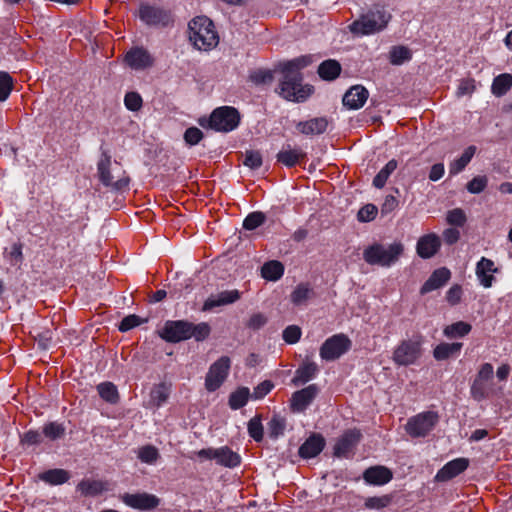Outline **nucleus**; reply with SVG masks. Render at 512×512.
Returning a JSON list of instances; mask_svg holds the SVG:
<instances>
[{
    "label": "nucleus",
    "mask_w": 512,
    "mask_h": 512,
    "mask_svg": "<svg viewBox=\"0 0 512 512\" xmlns=\"http://www.w3.org/2000/svg\"><path fill=\"white\" fill-rule=\"evenodd\" d=\"M404 252L401 242H394L388 246L373 243L363 251V259L370 265L390 267L395 264Z\"/></svg>",
    "instance_id": "nucleus-3"
},
{
    "label": "nucleus",
    "mask_w": 512,
    "mask_h": 512,
    "mask_svg": "<svg viewBox=\"0 0 512 512\" xmlns=\"http://www.w3.org/2000/svg\"><path fill=\"white\" fill-rule=\"evenodd\" d=\"M488 184L486 176H476L466 185L467 190L472 194H479L485 190Z\"/></svg>",
    "instance_id": "nucleus-53"
},
{
    "label": "nucleus",
    "mask_w": 512,
    "mask_h": 512,
    "mask_svg": "<svg viewBox=\"0 0 512 512\" xmlns=\"http://www.w3.org/2000/svg\"><path fill=\"white\" fill-rule=\"evenodd\" d=\"M248 433L251 438L256 442H261L263 439V426L260 416H255L248 422Z\"/></svg>",
    "instance_id": "nucleus-49"
},
{
    "label": "nucleus",
    "mask_w": 512,
    "mask_h": 512,
    "mask_svg": "<svg viewBox=\"0 0 512 512\" xmlns=\"http://www.w3.org/2000/svg\"><path fill=\"white\" fill-rule=\"evenodd\" d=\"M106 489L105 483L100 480L84 479L77 485V490L83 496H97Z\"/></svg>",
    "instance_id": "nucleus-32"
},
{
    "label": "nucleus",
    "mask_w": 512,
    "mask_h": 512,
    "mask_svg": "<svg viewBox=\"0 0 512 512\" xmlns=\"http://www.w3.org/2000/svg\"><path fill=\"white\" fill-rule=\"evenodd\" d=\"M469 466V459L456 458L446 463L436 474L437 482H446L463 473Z\"/></svg>",
    "instance_id": "nucleus-17"
},
{
    "label": "nucleus",
    "mask_w": 512,
    "mask_h": 512,
    "mask_svg": "<svg viewBox=\"0 0 512 512\" xmlns=\"http://www.w3.org/2000/svg\"><path fill=\"white\" fill-rule=\"evenodd\" d=\"M169 395H170L169 387L164 383L158 384V385L154 386L151 390V393H150L151 402L153 403L154 406L160 407L162 404H164L168 400Z\"/></svg>",
    "instance_id": "nucleus-42"
},
{
    "label": "nucleus",
    "mask_w": 512,
    "mask_h": 512,
    "mask_svg": "<svg viewBox=\"0 0 512 512\" xmlns=\"http://www.w3.org/2000/svg\"><path fill=\"white\" fill-rule=\"evenodd\" d=\"M230 365V358L222 356L210 366L205 378V387L208 391L213 392L223 384L228 376Z\"/></svg>",
    "instance_id": "nucleus-11"
},
{
    "label": "nucleus",
    "mask_w": 512,
    "mask_h": 512,
    "mask_svg": "<svg viewBox=\"0 0 512 512\" xmlns=\"http://www.w3.org/2000/svg\"><path fill=\"white\" fill-rule=\"evenodd\" d=\"M424 338L422 335H414L411 339L402 340L394 349L392 359L398 366L415 364L423 355Z\"/></svg>",
    "instance_id": "nucleus-4"
},
{
    "label": "nucleus",
    "mask_w": 512,
    "mask_h": 512,
    "mask_svg": "<svg viewBox=\"0 0 512 512\" xmlns=\"http://www.w3.org/2000/svg\"><path fill=\"white\" fill-rule=\"evenodd\" d=\"M197 456L202 459L215 460L217 464L228 468L237 467L241 463L240 455L227 446L201 449L197 452Z\"/></svg>",
    "instance_id": "nucleus-10"
},
{
    "label": "nucleus",
    "mask_w": 512,
    "mask_h": 512,
    "mask_svg": "<svg viewBox=\"0 0 512 512\" xmlns=\"http://www.w3.org/2000/svg\"><path fill=\"white\" fill-rule=\"evenodd\" d=\"M362 434L357 429L345 431L334 445V456L338 458H349L353 455L355 447L358 445Z\"/></svg>",
    "instance_id": "nucleus-13"
},
{
    "label": "nucleus",
    "mask_w": 512,
    "mask_h": 512,
    "mask_svg": "<svg viewBox=\"0 0 512 512\" xmlns=\"http://www.w3.org/2000/svg\"><path fill=\"white\" fill-rule=\"evenodd\" d=\"M493 272H497L494 262L491 259L482 257L476 265V275L484 287L492 286L494 276L491 273Z\"/></svg>",
    "instance_id": "nucleus-25"
},
{
    "label": "nucleus",
    "mask_w": 512,
    "mask_h": 512,
    "mask_svg": "<svg viewBox=\"0 0 512 512\" xmlns=\"http://www.w3.org/2000/svg\"><path fill=\"white\" fill-rule=\"evenodd\" d=\"M283 273V264L276 260L265 263L261 269L262 277L270 281H276L280 279L283 276Z\"/></svg>",
    "instance_id": "nucleus-34"
},
{
    "label": "nucleus",
    "mask_w": 512,
    "mask_h": 512,
    "mask_svg": "<svg viewBox=\"0 0 512 512\" xmlns=\"http://www.w3.org/2000/svg\"><path fill=\"white\" fill-rule=\"evenodd\" d=\"M273 388V383L271 381H263L259 385H257L254 389L253 396L256 399H261L266 396Z\"/></svg>",
    "instance_id": "nucleus-63"
},
{
    "label": "nucleus",
    "mask_w": 512,
    "mask_h": 512,
    "mask_svg": "<svg viewBox=\"0 0 512 512\" xmlns=\"http://www.w3.org/2000/svg\"><path fill=\"white\" fill-rule=\"evenodd\" d=\"M276 157L277 161L286 167H294L306 158V153L301 148H291L287 145L278 152Z\"/></svg>",
    "instance_id": "nucleus-24"
},
{
    "label": "nucleus",
    "mask_w": 512,
    "mask_h": 512,
    "mask_svg": "<svg viewBox=\"0 0 512 512\" xmlns=\"http://www.w3.org/2000/svg\"><path fill=\"white\" fill-rule=\"evenodd\" d=\"M466 220V214L461 208H455L447 212L446 221L450 225L462 227Z\"/></svg>",
    "instance_id": "nucleus-52"
},
{
    "label": "nucleus",
    "mask_w": 512,
    "mask_h": 512,
    "mask_svg": "<svg viewBox=\"0 0 512 512\" xmlns=\"http://www.w3.org/2000/svg\"><path fill=\"white\" fill-rule=\"evenodd\" d=\"M328 120L325 117H317L297 123V130L304 135H319L326 131Z\"/></svg>",
    "instance_id": "nucleus-27"
},
{
    "label": "nucleus",
    "mask_w": 512,
    "mask_h": 512,
    "mask_svg": "<svg viewBox=\"0 0 512 512\" xmlns=\"http://www.w3.org/2000/svg\"><path fill=\"white\" fill-rule=\"evenodd\" d=\"M245 166H248L251 169H258L262 165V155L259 151H246L245 159L243 161Z\"/></svg>",
    "instance_id": "nucleus-55"
},
{
    "label": "nucleus",
    "mask_w": 512,
    "mask_h": 512,
    "mask_svg": "<svg viewBox=\"0 0 512 512\" xmlns=\"http://www.w3.org/2000/svg\"><path fill=\"white\" fill-rule=\"evenodd\" d=\"M325 446V439L321 434H312L299 448V455L309 459L316 457L322 452Z\"/></svg>",
    "instance_id": "nucleus-22"
},
{
    "label": "nucleus",
    "mask_w": 512,
    "mask_h": 512,
    "mask_svg": "<svg viewBox=\"0 0 512 512\" xmlns=\"http://www.w3.org/2000/svg\"><path fill=\"white\" fill-rule=\"evenodd\" d=\"M160 336L170 343L190 339V322L185 320L167 321Z\"/></svg>",
    "instance_id": "nucleus-14"
},
{
    "label": "nucleus",
    "mask_w": 512,
    "mask_h": 512,
    "mask_svg": "<svg viewBox=\"0 0 512 512\" xmlns=\"http://www.w3.org/2000/svg\"><path fill=\"white\" fill-rule=\"evenodd\" d=\"M267 321L268 319L263 313H254L246 322V327L251 330H259L267 323Z\"/></svg>",
    "instance_id": "nucleus-60"
},
{
    "label": "nucleus",
    "mask_w": 512,
    "mask_h": 512,
    "mask_svg": "<svg viewBox=\"0 0 512 512\" xmlns=\"http://www.w3.org/2000/svg\"><path fill=\"white\" fill-rule=\"evenodd\" d=\"M97 171L100 182L116 191H122L127 189L129 186L130 179L126 175V172L122 169L121 175L117 176L115 180L114 175L111 173V156L107 152H103L102 156L97 164Z\"/></svg>",
    "instance_id": "nucleus-7"
},
{
    "label": "nucleus",
    "mask_w": 512,
    "mask_h": 512,
    "mask_svg": "<svg viewBox=\"0 0 512 512\" xmlns=\"http://www.w3.org/2000/svg\"><path fill=\"white\" fill-rule=\"evenodd\" d=\"M126 63L133 69H145L153 65V58L149 52L143 48H132L125 55Z\"/></svg>",
    "instance_id": "nucleus-20"
},
{
    "label": "nucleus",
    "mask_w": 512,
    "mask_h": 512,
    "mask_svg": "<svg viewBox=\"0 0 512 512\" xmlns=\"http://www.w3.org/2000/svg\"><path fill=\"white\" fill-rule=\"evenodd\" d=\"M412 57L411 50L405 46H393L389 52V60L393 65H401Z\"/></svg>",
    "instance_id": "nucleus-41"
},
{
    "label": "nucleus",
    "mask_w": 512,
    "mask_h": 512,
    "mask_svg": "<svg viewBox=\"0 0 512 512\" xmlns=\"http://www.w3.org/2000/svg\"><path fill=\"white\" fill-rule=\"evenodd\" d=\"M210 333L211 327L208 323L193 324L190 322V338H194L196 341H203L209 337Z\"/></svg>",
    "instance_id": "nucleus-45"
},
{
    "label": "nucleus",
    "mask_w": 512,
    "mask_h": 512,
    "mask_svg": "<svg viewBox=\"0 0 512 512\" xmlns=\"http://www.w3.org/2000/svg\"><path fill=\"white\" fill-rule=\"evenodd\" d=\"M368 90L362 85L352 86L343 96V104L349 109H359L367 101Z\"/></svg>",
    "instance_id": "nucleus-21"
},
{
    "label": "nucleus",
    "mask_w": 512,
    "mask_h": 512,
    "mask_svg": "<svg viewBox=\"0 0 512 512\" xmlns=\"http://www.w3.org/2000/svg\"><path fill=\"white\" fill-rule=\"evenodd\" d=\"M265 215L262 212H252L243 221V228L254 230L265 222Z\"/></svg>",
    "instance_id": "nucleus-51"
},
{
    "label": "nucleus",
    "mask_w": 512,
    "mask_h": 512,
    "mask_svg": "<svg viewBox=\"0 0 512 512\" xmlns=\"http://www.w3.org/2000/svg\"><path fill=\"white\" fill-rule=\"evenodd\" d=\"M313 289L308 284L301 283L296 286L294 291L291 293V302L294 305L304 304L308 299L313 296Z\"/></svg>",
    "instance_id": "nucleus-40"
},
{
    "label": "nucleus",
    "mask_w": 512,
    "mask_h": 512,
    "mask_svg": "<svg viewBox=\"0 0 512 512\" xmlns=\"http://www.w3.org/2000/svg\"><path fill=\"white\" fill-rule=\"evenodd\" d=\"M100 397L111 404H115L119 400L117 387L111 382L100 383L97 386Z\"/></svg>",
    "instance_id": "nucleus-37"
},
{
    "label": "nucleus",
    "mask_w": 512,
    "mask_h": 512,
    "mask_svg": "<svg viewBox=\"0 0 512 512\" xmlns=\"http://www.w3.org/2000/svg\"><path fill=\"white\" fill-rule=\"evenodd\" d=\"M138 15L141 21L150 26H168L172 22L169 11L149 4H141Z\"/></svg>",
    "instance_id": "nucleus-12"
},
{
    "label": "nucleus",
    "mask_w": 512,
    "mask_h": 512,
    "mask_svg": "<svg viewBox=\"0 0 512 512\" xmlns=\"http://www.w3.org/2000/svg\"><path fill=\"white\" fill-rule=\"evenodd\" d=\"M301 329L296 325H290L283 331V339L288 344H295L300 340Z\"/></svg>",
    "instance_id": "nucleus-56"
},
{
    "label": "nucleus",
    "mask_w": 512,
    "mask_h": 512,
    "mask_svg": "<svg viewBox=\"0 0 512 512\" xmlns=\"http://www.w3.org/2000/svg\"><path fill=\"white\" fill-rule=\"evenodd\" d=\"M398 163L395 159L390 160L374 177L373 185L376 188H383L390 177V175L396 170Z\"/></svg>",
    "instance_id": "nucleus-36"
},
{
    "label": "nucleus",
    "mask_w": 512,
    "mask_h": 512,
    "mask_svg": "<svg viewBox=\"0 0 512 512\" xmlns=\"http://www.w3.org/2000/svg\"><path fill=\"white\" fill-rule=\"evenodd\" d=\"M463 344L461 342L440 343L433 350V356L438 361L446 360L460 353Z\"/></svg>",
    "instance_id": "nucleus-29"
},
{
    "label": "nucleus",
    "mask_w": 512,
    "mask_h": 512,
    "mask_svg": "<svg viewBox=\"0 0 512 512\" xmlns=\"http://www.w3.org/2000/svg\"><path fill=\"white\" fill-rule=\"evenodd\" d=\"M475 150L476 148L474 146H470L463 152L460 158L453 161L449 167L450 174L456 175L461 172L471 161Z\"/></svg>",
    "instance_id": "nucleus-38"
},
{
    "label": "nucleus",
    "mask_w": 512,
    "mask_h": 512,
    "mask_svg": "<svg viewBox=\"0 0 512 512\" xmlns=\"http://www.w3.org/2000/svg\"><path fill=\"white\" fill-rule=\"evenodd\" d=\"M286 428L285 418L275 414L268 423V433L271 438H278L283 435Z\"/></svg>",
    "instance_id": "nucleus-43"
},
{
    "label": "nucleus",
    "mask_w": 512,
    "mask_h": 512,
    "mask_svg": "<svg viewBox=\"0 0 512 512\" xmlns=\"http://www.w3.org/2000/svg\"><path fill=\"white\" fill-rule=\"evenodd\" d=\"M203 138V132L197 127H190L184 133V140L188 145H196Z\"/></svg>",
    "instance_id": "nucleus-59"
},
{
    "label": "nucleus",
    "mask_w": 512,
    "mask_h": 512,
    "mask_svg": "<svg viewBox=\"0 0 512 512\" xmlns=\"http://www.w3.org/2000/svg\"><path fill=\"white\" fill-rule=\"evenodd\" d=\"M318 370L316 363L305 361L295 371V375L291 382L294 386L303 385L312 380L318 373Z\"/></svg>",
    "instance_id": "nucleus-28"
},
{
    "label": "nucleus",
    "mask_w": 512,
    "mask_h": 512,
    "mask_svg": "<svg viewBox=\"0 0 512 512\" xmlns=\"http://www.w3.org/2000/svg\"><path fill=\"white\" fill-rule=\"evenodd\" d=\"M142 323V320L139 316L132 314L128 315L119 324V330L122 332L129 331Z\"/></svg>",
    "instance_id": "nucleus-61"
},
{
    "label": "nucleus",
    "mask_w": 512,
    "mask_h": 512,
    "mask_svg": "<svg viewBox=\"0 0 512 512\" xmlns=\"http://www.w3.org/2000/svg\"><path fill=\"white\" fill-rule=\"evenodd\" d=\"M43 434L50 440L62 438L65 434V428L57 422H50L43 427Z\"/></svg>",
    "instance_id": "nucleus-48"
},
{
    "label": "nucleus",
    "mask_w": 512,
    "mask_h": 512,
    "mask_svg": "<svg viewBox=\"0 0 512 512\" xmlns=\"http://www.w3.org/2000/svg\"><path fill=\"white\" fill-rule=\"evenodd\" d=\"M125 106L130 111H138L142 107V98L137 92H128L124 98Z\"/></svg>",
    "instance_id": "nucleus-57"
},
{
    "label": "nucleus",
    "mask_w": 512,
    "mask_h": 512,
    "mask_svg": "<svg viewBox=\"0 0 512 512\" xmlns=\"http://www.w3.org/2000/svg\"><path fill=\"white\" fill-rule=\"evenodd\" d=\"M39 478L50 485H61L70 479V473L64 469H50L41 473Z\"/></svg>",
    "instance_id": "nucleus-33"
},
{
    "label": "nucleus",
    "mask_w": 512,
    "mask_h": 512,
    "mask_svg": "<svg viewBox=\"0 0 512 512\" xmlns=\"http://www.w3.org/2000/svg\"><path fill=\"white\" fill-rule=\"evenodd\" d=\"M450 276L451 273L447 268H439L435 270L421 287V294H426L442 287L448 282Z\"/></svg>",
    "instance_id": "nucleus-26"
},
{
    "label": "nucleus",
    "mask_w": 512,
    "mask_h": 512,
    "mask_svg": "<svg viewBox=\"0 0 512 512\" xmlns=\"http://www.w3.org/2000/svg\"><path fill=\"white\" fill-rule=\"evenodd\" d=\"M240 114L231 106H222L213 110L208 120V127L219 132H230L238 127Z\"/></svg>",
    "instance_id": "nucleus-6"
},
{
    "label": "nucleus",
    "mask_w": 512,
    "mask_h": 512,
    "mask_svg": "<svg viewBox=\"0 0 512 512\" xmlns=\"http://www.w3.org/2000/svg\"><path fill=\"white\" fill-rule=\"evenodd\" d=\"M121 500L127 506L142 511L153 510L160 504V499L156 495L146 492L125 493L121 496Z\"/></svg>",
    "instance_id": "nucleus-15"
},
{
    "label": "nucleus",
    "mask_w": 512,
    "mask_h": 512,
    "mask_svg": "<svg viewBox=\"0 0 512 512\" xmlns=\"http://www.w3.org/2000/svg\"><path fill=\"white\" fill-rule=\"evenodd\" d=\"M341 72V65L334 59L323 61L318 67L319 76L328 81L336 79Z\"/></svg>",
    "instance_id": "nucleus-30"
},
{
    "label": "nucleus",
    "mask_w": 512,
    "mask_h": 512,
    "mask_svg": "<svg viewBox=\"0 0 512 512\" xmlns=\"http://www.w3.org/2000/svg\"><path fill=\"white\" fill-rule=\"evenodd\" d=\"M319 393V387L311 384L292 394L290 399V407L293 412L301 413L312 403Z\"/></svg>",
    "instance_id": "nucleus-16"
},
{
    "label": "nucleus",
    "mask_w": 512,
    "mask_h": 512,
    "mask_svg": "<svg viewBox=\"0 0 512 512\" xmlns=\"http://www.w3.org/2000/svg\"><path fill=\"white\" fill-rule=\"evenodd\" d=\"M188 28L189 40L198 50L209 51L218 45L219 36L208 17H195L189 22Z\"/></svg>",
    "instance_id": "nucleus-2"
},
{
    "label": "nucleus",
    "mask_w": 512,
    "mask_h": 512,
    "mask_svg": "<svg viewBox=\"0 0 512 512\" xmlns=\"http://www.w3.org/2000/svg\"><path fill=\"white\" fill-rule=\"evenodd\" d=\"M393 477L390 469L385 466H373L365 470L363 473L364 480L373 485H384Z\"/></svg>",
    "instance_id": "nucleus-23"
},
{
    "label": "nucleus",
    "mask_w": 512,
    "mask_h": 512,
    "mask_svg": "<svg viewBox=\"0 0 512 512\" xmlns=\"http://www.w3.org/2000/svg\"><path fill=\"white\" fill-rule=\"evenodd\" d=\"M311 63L310 56H301L284 63L281 67L283 78L279 84V95L288 101L302 102L313 92L309 85H302L301 69Z\"/></svg>",
    "instance_id": "nucleus-1"
},
{
    "label": "nucleus",
    "mask_w": 512,
    "mask_h": 512,
    "mask_svg": "<svg viewBox=\"0 0 512 512\" xmlns=\"http://www.w3.org/2000/svg\"><path fill=\"white\" fill-rule=\"evenodd\" d=\"M159 457V451L155 446L145 445L138 450V458L143 463L154 464Z\"/></svg>",
    "instance_id": "nucleus-44"
},
{
    "label": "nucleus",
    "mask_w": 512,
    "mask_h": 512,
    "mask_svg": "<svg viewBox=\"0 0 512 512\" xmlns=\"http://www.w3.org/2000/svg\"><path fill=\"white\" fill-rule=\"evenodd\" d=\"M512 88V74L503 73L496 76L491 86V92L496 97L505 95Z\"/></svg>",
    "instance_id": "nucleus-31"
},
{
    "label": "nucleus",
    "mask_w": 512,
    "mask_h": 512,
    "mask_svg": "<svg viewBox=\"0 0 512 512\" xmlns=\"http://www.w3.org/2000/svg\"><path fill=\"white\" fill-rule=\"evenodd\" d=\"M472 329V326L464 321H458L444 328L443 334L450 339L464 337Z\"/></svg>",
    "instance_id": "nucleus-35"
},
{
    "label": "nucleus",
    "mask_w": 512,
    "mask_h": 512,
    "mask_svg": "<svg viewBox=\"0 0 512 512\" xmlns=\"http://www.w3.org/2000/svg\"><path fill=\"white\" fill-rule=\"evenodd\" d=\"M391 503V497L388 495L380 497H369L365 500V507L368 509H383Z\"/></svg>",
    "instance_id": "nucleus-54"
},
{
    "label": "nucleus",
    "mask_w": 512,
    "mask_h": 512,
    "mask_svg": "<svg viewBox=\"0 0 512 512\" xmlns=\"http://www.w3.org/2000/svg\"><path fill=\"white\" fill-rule=\"evenodd\" d=\"M250 391L247 387L238 388L229 396V406L233 410L242 408L248 402Z\"/></svg>",
    "instance_id": "nucleus-39"
},
{
    "label": "nucleus",
    "mask_w": 512,
    "mask_h": 512,
    "mask_svg": "<svg viewBox=\"0 0 512 512\" xmlns=\"http://www.w3.org/2000/svg\"><path fill=\"white\" fill-rule=\"evenodd\" d=\"M462 296V288L459 285L452 286L446 293V300L451 305H456L460 302Z\"/></svg>",
    "instance_id": "nucleus-62"
},
{
    "label": "nucleus",
    "mask_w": 512,
    "mask_h": 512,
    "mask_svg": "<svg viewBox=\"0 0 512 512\" xmlns=\"http://www.w3.org/2000/svg\"><path fill=\"white\" fill-rule=\"evenodd\" d=\"M377 212L378 209L375 205L367 204L359 210L357 218L360 222H369L376 217Z\"/></svg>",
    "instance_id": "nucleus-58"
},
{
    "label": "nucleus",
    "mask_w": 512,
    "mask_h": 512,
    "mask_svg": "<svg viewBox=\"0 0 512 512\" xmlns=\"http://www.w3.org/2000/svg\"><path fill=\"white\" fill-rule=\"evenodd\" d=\"M475 88V81L473 79H463L458 86L457 94L459 96L472 94L475 91Z\"/></svg>",
    "instance_id": "nucleus-64"
},
{
    "label": "nucleus",
    "mask_w": 512,
    "mask_h": 512,
    "mask_svg": "<svg viewBox=\"0 0 512 512\" xmlns=\"http://www.w3.org/2000/svg\"><path fill=\"white\" fill-rule=\"evenodd\" d=\"M440 246V237L435 233H430L419 238L416 251L421 258L429 259L438 252Z\"/></svg>",
    "instance_id": "nucleus-19"
},
{
    "label": "nucleus",
    "mask_w": 512,
    "mask_h": 512,
    "mask_svg": "<svg viewBox=\"0 0 512 512\" xmlns=\"http://www.w3.org/2000/svg\"><path fill=\"white\" fill-rule=\"evenodd\" d=\"M439 416L434 411H427L411 417L406 424V432L411 437H425L438 423Z\"/></svg>",
    "instance_id": "nucleus-8"
},
{
    "label": "nucleus",
    "mask_w": 512,
    "mask_h": 512,
    "mask_svg": "<svg viewBox=\"0 0 512 512\" xmlns=\"http://www.w3.org/2000/svg\"><path fill=\"white\" fill-rule=\"evenodd\" d=\"M241 293L237 290H225L216 295H210L203 304V311H210L216 307L229 305L238 301Z\"/></svg>",
    "instance_id": "nucleus-18"
},
{
    "label": "nucleus",
    "mask_w": 512,
    "mask_h": 512,
    "mask_svg": "<svg viewBox=\"0 0 512 512\" xmlns=\"http://www.w3.org/2000/svg\"><path fill=\"white\" fill-rule=\"evenodd\" d=\"M390 18L385 10H371L355 20L349 28L353 34L368 35L385 28Z\"/></svg>",
    "instance_id": "nucleus-5"
},
{
    "label": "nucleus",
    "mask_w": 512,
    "mask_h": 512,
    "mask_svg": "<svg viewBox=\"0 0 512 512\" xmlns=\"http://www.w3.org/2000/svg\"><path fill=\"white\" fill-rule=\"evenodd\" d=\"M351 340L345 334H336L324 341L320 347V356L325 361H334L348 352Z\"/></svg>",
    "instance_id": "nucleus-9"
},
{
    "label": "nucleus",
    "mask_w": 512,
    "mask_h": 512,
    "mask_svg": "<svg viewBox=\"0 0 512 512\" xmlns=\"http://www.w3.org/2000/svg\"><path fill=\"white\" fill-rule=\"evenodd\" d=\"M14 87L13 78L9 73L0 71V101H5Z\"/></svg>",
    "instance_id": "nucleus-46"
},
{
    "label": "nucleus",
    "mask_w": 512,
    "mask_h": 512,
    "mask_svg": "<svg viewBox=\"0 0 512 512\" xmlns=\"http://www.w3.org/2000/svg\"><path fill=\"white\" fill-rule=\"evenodd\" d=\"M471 396L477 400L481 401L488 397V387L486 381H481L479 379H474L471 385Z\"/></svg>",
    "instance_id": "nucleus-50"
},
{
    "label": "nucleus",
    "mask_w": 512,
    "mask_h": 512,
    "mask_svg": "<svg viewBox=\"0 0 512 512\" xmlns=\"http://www.w3.org/2000/svg\"><path fill=\"white\" fill-rule=\"evenodd\" d=\"M249 79L256 85L270 84L273 79V72L270 70L258 69L250 73Z\"/></svg>",
    "instance_id": "nucleus-47"
}]
</instances>
